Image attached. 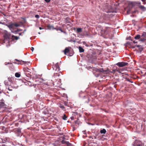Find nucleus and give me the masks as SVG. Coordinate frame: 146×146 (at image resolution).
Listing matches in <instances>:
<instances>
[{"label": "nucleus", "instance_id": "nucleus-1", "mask_svg": "<svg viewBox=\"0 0 146 146\" xmlns=\"http://www.w3.org/2000/svg\"><path fill=\"white\" fill-rule=\"evenodd\" d=\"M11 34L7 32L4 35L5 42L7 41V43H9L11 39Z\"/></svg>", "mask_w": 146, "mask_h": 146}, {"label": "nucleus", "instance_id": "nucleus-2", "mask_svg": "<svg viewBox=\"0 0 146 146\" xmlns=\"http://www.w3.org/2000/svg\"><path fill=\"white\" fill-rule=\"evenodd\" d=\"M9 81L7 80H6L4 82V83L5 85L7 86H10L13 88H17L18 87V86L16 85H15L14 84L10 83L8 82Z\"/></svg>", "mask_w": 146, "mask_h": 146}, {"label": "nucleus", "instance_id": "nucleus-3", "mask_svg": "<svg viewBox=\"0 0 146 146\" xmlns=\"http://www.w3.org/2000/svg\"><path fill=\"white\" fill-rule=\"evenodd\" d=\"M132 145L133 146H143L142 143L138 140H135Z\"/></svg>", "mask_w": 146, "mask_h": 146}, {"label": "nucleus", "instance_id": "nucleus-4", "mask_svg": "<svg viewBox=\"0 0 146 146\" xmlns=\"http://www.w3.org/2000/svg\"><path fill=\"white\" fill-rule=\"evenodd\" d=\"M5 104L3 102H0V113L2 112L5 110Z\"/></svg>", "mask_w": 146, "mask_h": 146}, {"label": "nucleus", "instance_id": "nucleus-5", "mask_svg": "<svg viewBox=\"0 0 146 146\" xmlns=\"http://www.w3.org/2000/svg\"><path fill=\"white\" fill-rule=\"evenodd\" d=\"M115 64L119 67H123L128 64V63L124 62H119L116 64Z\"/></svg>", "mask_w": 146, "mask_h": 146}, {"label": "nucleus", "instance_id": "nucleus-6", "mask_svg": "<svg viewBox=\"0 0 146 146\" xmlns=\"http://www.w3.org/2000/svg\"><path fill=\"white\" fill-rule=\"evenodd\" d=\"M40 82L42 84H44L46 85H48V83L46 82H45L44 80H43L42 78H40L39 79Z\"/></svg>", "mask_w": 146, "mask_h": 146}, {"label": "nucleus", "instance_id": "nucleus-7", "mask_svg": "<svg viewBox=\"0 0 146 146\" xmlns=\"http://www.w3.org/2000/svg\"><path fill=\"white\" fill-rule=\"evenodd\" d=\"M137 3L135 2H130L129 3V5H131L132 7L135 6L136 4H137Z\"/></svg>", "mask_w": 146, "mask_h": 146}, {"label": "nucleus", "instance_id": "nucleus-8", "mask_svg": "<svg viewBox=\"0 0 146 146\" xmlns=\"http://www.w3.org/2000/svg\"><path fill=\"white\" fill-rule=\"evenodd\" d=\"M22 128H20V127H19L18 128H17L15 129V132H17L19 134H20L21 133V129Z\"/></svg>", "mask_w": 146, "mask_h": 146}, {"label": "nucleus", "instance_id": "nucleus-9", "mask_svg": "<svg viewBox=\"0 0 146 146\" xmlns=\"http://www.w3.org/2000/svg\"><path fill=\"white\" fill-rule=\"evenodd\" d=\"M139 7L143 11H146V7H145L144 6L140 5L139 6Z\"/></svg>", "mask_w": 146, "mask_h": 146}, {"label": "nucleus", "instance_id": "nucleus-10", "mask_svg": "<svg viewBox=\"0 0 146 146\" xmlns=\"http://www.w3.org/2000/svg\"><path fill=\"white\" fill-rule=\"evenodd\" d=\"M19 38V36H15L13 35H12L11 36V39L12 40H17Z\"/></svg>", "mask_w": 146, "mask_h": 146}, {"label": "nucleus", "instance_id": "nucleus-11", "mask_svg": "<svg viewBox=\"0 0 146 146\" xmlns=\"http://www.w3.org/2000/svg\"><path fill=\"white\" fill-rule=\"evenodd\" d=\"M23 70L25 72H29L28 74H30V73H31L30 72V70L27 67H25L23 68Z\"/></svg>", "mask_w": 146, "mask_h": 146}, {"label": "nucleus", "instance_id": "nucleus-12", "mask_svg": "<svg viewBox=\"0 0 146 146\" xmlns=\"http://www.w3.org/2000/svg\"><path fill=\"white\" fill-rule=\"evenodd\" d=\"M55 67L56 68V69L55 70H57V71H59V70H60V67L58 64V63H57L55 64Z\"/></svg>", "mask_w": 146, "mask_h": 146}, {"label": "nucleus", "instance_id": "nucleus-13", "mask_svg": "<svg viewBox=\"0 0 146 146\" xmlns=\"http://www.w3.org/2000/svg\"><path fill=\"white\" fill-rule=\"evenodd\" d=\"M47 27L48 28V29L49 30H54V28L53 26L51 25H48Z\"/></svg>", "mask_w": 146, "mask_h": 146}, {"label": "nucleus", "instance_id": "nucleus-14", "mask_svg": "<svg viewBox=\"0 0 146 146\" xmlns=\"http://www.w3.org/2000/svg\"><path fill=\"white\" fill-rule=\"evenodd\" d=\"M75 123L76 124H78V125H81V122L79 119H77L75 121Z\"/></svg>", "mask_w": 146, "mask_h": 146}, {"label": "nucleus", "instance_id": "nucleus-15", "mask_svg": "<svg viewBox=\"0 0 146 146\" xmlns=\"http://www.w3.org/2000/svg\"><path fill=\"white\" fill-rule=\"evenodd\" d=\"M141 37V35H140L138 34L134 38L136 40H139L140 39Z\"/></svg>", "mask_w": 146, "mask_h": 146}, {"label": "nucleus", "instance_id": "nucleus-16", "mask_svg": "<svg viewBox=\"0 0 146 146\" xmlns=\"http://www.w3.org/2000/svg\"><path fill=\"white\" fill-rule=\"evenodd\" d=\"M13 23H11L10 24V25H9V29L11 31V32L12 31H13Z\"/></svg>", "mask_w": 146, "mask_h": 146}, {"label": "nucleus", "instance_id": "nucleus-17", "mask_svg": "<svg viewBox=\"0 0 146 146\" xmlns=\"http://www.w3.org/2000/svg\"><path fill=\"white\" fill-rule=\"evenodd\" d=\"M79 49L80 53L83 52L84 51V49L81 46L79 47Z\"/></svg>", "mask_w": 146, "mask_h": 146}, {"label": "nucleus", "instance_id": "nucleus-18", "mask_svg": "<svg viewBox=\"0 0 146 146\" xmlns=\"http://www.w3.org/2000/svg\"><path fill=\"white\" fill-rule=\"evenodd\" d=\"M69 51V48H66L64 50V54H66V53L68 52Z\"/></svg>", "mask_w": 146, "mask_h": 146}, {"label": "nucleus", "instance_id": "nucleus-19", "mask_svg": "<svg viewBox=\"0 0 146 146\" xmlns=\"http://www.w3.org/2000/svg\"><path fill=\"white\" fill-rule=\"evenodd\" d=\"M8 81H9L8 82L10 83H13L14 84V82H13L12 79L10 77H9L7 78Z\"/></svg>", "mask_w": 146, "mask_h": 146}, {"label": "nucleus", "instance_id": "nucleus-20", "mask_svg": "<svg viewBox=\"0 0 146 146\" xmlns=\"http://www.w3.org/2000/svg\"><path fill=\"white\" fill-rule=\"evenodd\" d=\"M106 130L104 129H103L100 131V133L101 134H105L106 133Z\"/></svg>", "mask_w": 146, "mask_h": 146}, {"label": "nucleus", "instance_id": "nucleus-21", "mask_svg": "<svg viewBox=\"0 0 146 146\" xmlns=\"http://www.w3.org/2000/svg\"><path fill=\"white\" fill-rule=\"evenodd\" d=\"M146 35V33L145 32H143L141 36V38H146L145 37Z\"/></svg>", "mask_w": 146, "mask_h": 146}, {"label": "nucleus", "instance_id": "nucleus-22", "mask_svg": "<svg viewBox=\"0 0 146 146\" xmlns=\"http://www.w3.org/2000/svg\"><path fill=\"white\" fill-rule=\"evenodd\" d=\"M15 76L17 78H19L20 76L21 75L19 73L17 72L15 74Z\"/></svg>", "mask_w": 146, "mask_h": 146}, {"label": "nucleus", "instance_id": "nucleus-23", "mask_svg": "<svg viewBox=\"0 0 146 146\" xmlns=\"http://www.w3.org/2000/svg\"><path fill=\"white\" fill-rule=\"evenodd\" d=\"M146 40V38H141L140 39H139V41L141 42H144Z\"/></svg>", "mask_w": 146, "mask_h": 146}, {"label": "nucleus", "instance_id": "nucleus-24", "mask_svg": "<svg viewBox=\"0 0 146 146\" xmlns=\"http://www.w3.org/2000/svg\"><path fill=\"white\" fill-rule=\"evenodd\" d=\"M77 31L78 32H80L82 31V29L81 28H77Z\"/></svg>", "mask_w": 146, "mask_h": 146}, {"label": "nucleus", "instance_id": "nucleus-25", "mask_svg": "<svg viewBox=\"0 0 146 146\" xmlns=\"http://www.w3.org/2000/svg\"><path fill=\"white\" fill-rule=\"evenodd\" d=\"M68 141H65L64 140H62V144H65L66 145L68 143Z\"/></svg>", "mask_w": 146, "mask_h": 146}, {"label": "nucleus", "instance_id": "nucleus-26", "mask_svg": "<svg viewBox=\"0 0 146 146\" xmlns=\"http://www.w3.org/2000/svg\"><path fill=\"white\" fill-rule=\"evenodd\" d=\"M67 117L66 116V115L65 114H64L63 115V116L62 117V119H63L64 120H66V119Z\"/></svg>", "mask_w": 146, "mask_h": 146}, {"label": "nucleus", "instance_id": "nucleus-27", "mask_svg": "<svg viewBox=\"0 0 146 146\" xmlns=\"http://www.w3.org/2000/svg\"><path fill=\"white\" fill-rule=\"evenodd\" d=\"M126 39L127 40H129L131 41H133V40L131 38V37L129 36V37L126 38Z\"/></svg>", "mask_w": 146, "mask_h": 146}, {"label": "nucleus", "instance_id": "nucleus-28", "mask_svg": "<svg viewBox=\"0 0 146 146\" xmlns=\"http://www.w3.org/2000/svg\"><path fill=\"white\" fill-rule=\"evenodd\" d=\"M13 26H14L16 27H20V25L18 24H14L13 23Z\"/></svg>", "mask_w": 146, "mask_h": 146}, {"label": "nucleus", "instance_id": "nucleus-29", "mask_svg": "<svg viewBox=\"0 0 146 146\" xmlns=\"http://www.w3.org/2000/svg\"><path fill=\"white\" fill-rule=\"evenodd\" d=\"M125 79L127 81L131 83H133V81H132L129 79L128 78H126Z\"/></svg>", "mask_w": 146, "mask_h": 146}, {"label": "nucleus", "instance_id": "nucleus-30", "mask_svg": "<svg viewBox=\"0 0 146 146\" xmlns=\"http://www.w3.org/2000/svg\"><path fill=\"white\" fill-rule=\"evenodd\" d=\"M143 48L142 47H140L139 48V51H140V52H141V51L143 50Z\"/></svg>", "mask_w": 146, "mask_h": 146}, {"label": "nucleus", "instance_id": "nucleus-31", "mask_svg": "<svg viewBox=\"0 0 146 146\" xmlns=\"http://www.w3.org/2000/svg\"><path fill=\"white\" fill-rule=\"evenodd\" d=\"M67 146H73V145L70 143L69 142L66 144Z\"/></svg>", "mask_w": 146, "mask_h": 146}, {"label": "nucleus", "instance_id": "nucleus-32", "mask_svg": "<svg viewBox=\"0 0 146 146\" xmlns=\"http://www.w3.org/2000/svg\"><path fill=\"white\" fill-rule=\"evenodd\" d=\"M18 31H17V30H16V31H11V32L13 33H14V34H17L18 33Z\"/></svg>", "mask_w": 146, "mask_h": 146}, {"label": "nucleus", "instance_id": "nucleus-33", "mask_svg": "<svg viewBox=\"0 0 146 146\" xmlns=\"http://www.w3.org/2000/svg\"><path fill=\"white\" fill-rule=\"evenodd\" d=\"M3 95H5L4 93L2 91H0V96Z\"/></svg>", "mask_w": 146, "mask_h": 146}, {"label": "nucleus", "instance_id": "nucleus-34", "mask_svg": "<svg viewBox=\"0 0 146 146\" xmlns=\"http://www.w3.org/2000/svg\"><path fill=\"white\" fill-rule=\"evenodd\" d=\"M21 61L23 62H25V63H27V64L28 65H29V64L30 63V62H25V61H23V60H21Z\"/></svg>", "mask_w": 146, "mask_h": 146}, {"label": "nucleus", "instance_id": "nucleus-35", "mask_svg": "<svg viewBox=\"0 0 146 146\" xmlns=\"http://www.w3.org/2000/svg\"><path fill=\"white\" fill-rule=\"evenodd\" d=\"M35 17H36V18L37 19H38L40 17V16H39V15L38 14L36 15Z\"/></svg>", "mask_w": 146, "mask_h": 146}, {"label": "nucleus", "instance_id": "nucleus-36", "mask_svg": "<svg viewBox=\"0 0 146 146\" xmlns=\"http://www.w3.org/2000/svg\"><path fill=\"white\" fill-rule=\"evenodd\" d=\"M100 71L101 72H103L105 71L104 70L103 68H101L100 69Z\"/></svg>", "mask_w": 146, "mask_h": 146}, {"label": "nucleus", "instance_id": "nucleus-37", "mask_svg": "<svg viewBox=\"0 0 146 146\" xmlns=\"http://www.w3.org/2000/svg\"><path fill=\"white\" fill-rule=\"evenodd\" d=\"M115 72V68H114L112 70V71H111V73H114Z\"/></svg>", "mask_w": 146, "mask_h": 146}, {"label": "nucleus", "instance_id": "nucleus-38", "mask_svg": "<svg viewBox=\"0 0 146 146\" xmlns=\"http://www.w3.org/2000/svg\"><path fill=\"white\" fill-rule=\"evenodd\" d=\"M60 108H62V109H64V106L63 105L60 106Z\"/></svg>", "mask_w": 146, "mask_h": 146}, {"label": "nucleus", "instance_id": "nucleus-39", "mask_svg": "<svg viewBox=\"0 0 146 146\" xmlns=\"http://www.w3.org/2000/svg\"><path fill=\"white\" fill-rule=\"evenodd\" d=\"M44 1L47 3H49L50 1V0H44Z\"/></svg>", "mask_w": 146, "mask_h": 146}, {"label": "nucleus", "instance_id": "nucleus-40", "mask_svg": "<svg viewBox=\"0 0 146 146\" xmlns=\"http://www.w3.org/2000/svg\"><path fill=\"white\" fill-rule=\"evenodd\" d=\"M88 124L89 125H95L94 123H88Z\"/></svg>", "mask_w": 146, "mask_h": 146}, {"label": "nucleus", "instance_id": "nucleus-41", "mask_svg": "<svg viewBox=\"0 0 146 146\" xmlns=\"http://www.w3.org/2000/svg\"><path fill=\"white\" fill-rule=\"evenodd\" d=\"M0 24H1L3 25H6V24L4 22H2L0 21Z\"/></svg>", "mask_w": 146, "mask_h": 146}, {"label": "nucleus", "instance_id": "nucleus-42", "mask_svg": "<svg viewBox=\"0 0 146 146\" xmlns=\"http://www.w3.org/2000/svg\"><path fill=\"white\" fill-rule=\"evenodd\" d=\"M17 31H18V32L22 31L23 30L22 29H17Z\"/></svg>", "mask_w": 146, "mask_h": 146}, {"label": "nucleus", "instance_id": "nucleus-43", "mask_svg": "<svg viewBox=\"0 0 146 146\" xmlns=\"http://www.w3.org/2000/svg\"><path fill=\"white\" fill-rule=\"evenodd\" d=\"M136 47L139 48L141 46L139 45H135Z\"/></svg>", "mask_w": 146, "mask_h": 146}, {"label": "nucleus", "instance_id": "nucleus-44", "mask_svg": "<svg viewBox=\"0 0 146 146\" xmlns=\"http://www.w3.org/2000/svg\"><path fill=\"white\" fill-rule=\"evenodd\" d=\"M59 28H54V29H55L57 31H59Z\"/></svg>", "mask_w": 146, "mask_h": 146}, {"label": "nucleus", "instance_id": "nucleus-45", "mask_svg": "<svg viewBox=\"0 0 146 146\" xmlns=\"http://www.w3.org/2000/svg\"><path fill=\"white\" fill-rule=\"evenodd\" d=\"M11 64V63H10L9 62H7H7H5V65H7V64Z\"/></svg>", "mask_w": 146, "mask_h": 146}, {"label": "nucleus", "instance_id": "nucleus-46", "mask_svg": "<svg viewBox=\"0 0 146 146\" xmlns=\"http://www.w3.org/2000/svg\"><path fill=\"white\" fill-rule=\"evenodd\" d=\"M129 44V45H130L131 44H130V42H127L126 43V44Z\"/></svg>", "mask_w": 146, "mask_h": 146}, {"label": "nucleus", "instance_id": "nucleus-47", "mask_svg": "<svg viewBox=\"0 0 146 146\" xmlns=\"http://www.w3.org/2000/svg\"><path fill=\"white\" fill-rule=\"evenodd\" d=\"M10 24H6V25H6V26H7L9 28V27H9V25H10Z\"/></svg>", "mask_w": 146, "mask_h": 146}, {"label": "nucleus", "instance_id": "nucleus-48", "mask_svg": "<svg viewBox=\"0 0 146 146\" xmlns=\"http://www.w3.org/2000/svg\"><path fill=\"white\" fill-rule=\"evenodd\" d=\"M21 18L22 19L24 20V23H25L26 21V19L25 18Z\"/></svg>", "mask_w": 146, "mask_h": 146}, {"label": "nucleus", "instance_id": "nucleus-49", "mask_svg": "<svg viewBox=\"0 0 146 146\" xmlns=\"http://www.w3.org/2000/svg\"><path fill=\"white\" fill-rule=\"evenodd\" d=\"M59 31H60L62 33L63 32V31L61 28H59Z\"/></svg>", "mask_w": 146, "mask_h": 146}, {"label": "nucleus", "instance_id": "nucleus-50", "mask_svg": "<svg viewBox=\"0 0 146 146\" xmlns=\"http://www.w3.org/2000/svg\"><path fill=\"white\" fill-rule=\"evenodd\" d=\"M26 31V29H24L23 31L22 32V34H24L25 32Z\"/></svg>", "mask_w": 146, "mask_h": 146}, {"label": "nucleus", "instance_id": "nucleus-51", "mask_svg": "<svg viewBox=\"0 0 146 146\" xmlns=\"http://www.w3.org/2000/svg\"><path fill=\"white\" fill-rule=\"evenodd\" d=\"M34 48L33 47H32L31 48V50L32 52H33V50H34Z\"/></svg>", "mask_w": 146, "mask_h": 146}, {"label": "nucleus", "instance_id": "nucleus-52", "mask_svg": "<svg viewBox=\"0 0 146 146\" xmlns=\"http://www.w3.org/2000/svg\"><path fill=\"white\" fill-rule=\"evenodd\" d=\"M73 53H70V54H69L68 55L69 56H72L73 55Z\"/></svg>", "mask_w": 146, "mask_h": 146}, {"label": "nucleus", "instance_id": "nucleus-53", "mask_svg": "<svg viewBox=\"0 0 146 146\" xmlns=\"http://www.w3.org/2000/svg\"><path fill=\"white\" fill-rule=\"evenodd\" d=\"M83 133L85 134H86V131H83Z\"/></svg>", "mask_w": 146, "mask_h": 146}, {"label": "nucleus", "instance_id": "nucleus-54", "mask_svg": "<svg viewBox=\"0 0 146 146\" xmlns=\"http://www.w3.org/2000/svg\"><path fill=\"white\" fill-rule=\"evenodd\" d=\"M39 29H40V30H42V29H44V28H42L41 27H39Z\"/></svg>", "mask_w": 146, "mask_h": 146}, {"label": "nucleus", "instance_id": "nucleus-55", "mask_svg": "<svg viewBox=\"0 0 146 146\" xmlns=\"http://www.w3.org/2000/svg\"><path fill=\"white\" fill-rule=\"evenodd\" d=\"M62 33H64L66 35L67 34V33L66 31H63V32Z\"/></svg>", "mask_w": 146, "mask_h": 146}, {"label": "nucleus", "instance_id": "nucleus-56", "mask_svg": "<svg viewBox=\"0 0 146 146\" xmlns=\"http://www.w3.org/2000/svg\"><path fill=\"white\" fill-rule=\"evenodd\" d=\"M115 69V71H117V72L119 70L117 68H116Z\"/></svg>", "mask_w": 146, "mask_h": 146}, {"label": "nucleus", "instance_id": "nucleus-57", "mask_svg": "<svg viewBox=\"0 0 146 146\" xmlns=\"http://www.w3.org/2000/svg\"><path fill=\"white\" fill-rule=\"evenodd\" d=\"M129 11H130V10H129L128 11H127V14H129Z\"/></svg>", "mask_w": 146, "mask_h": 146}, {"label": "nucleus", "instance_id": "nucleus-58", "mask_svg": "<svg viewBox=\"0 0 146 146\" xmlns=\"http://www.w3.org/2000/svg\"><path fill=\"white\" fill-rule=\"evenodd\" d=\"M85 46L86 47H89L90 46L89 45H88V44H86L85 45Z\"/></svg>", "mask_w": 146, "mask_h": 146}, {"label": "nucleus", "instance_id": "nucleus-59", "mask_svg": "<svg viewBox=\"0 0 146 146\" xmlns=\"http://www.w3.org/2000/svg\"><path fill=\"white\" fill-rule=\"evenodd\" d=\"M133 42L134 44H135L137 43V42H136L135 40H134L133 41Z\"/></svg>", "mask_w": 146, "mask_h": 146}, {"label": "nucleus", "instance_id": "nucleus-60", "mask_svg": "<svg viewBox=\"0 0 146 146\" xmlns=\"http://www.w3.org/2000/svg\"><path fill=\"white\" fill-rule=\"evenodd\" d=\"M22 34V33H18V34H19V35H21Z\"/></svg>", "mask_w": 146, "mask_h": 146}, {"label": "nucleus", "instance_id": "nucleus-61", "mask_svg": "<svg viewBox=\"0 0 146 146\" xmlns=\"http://www.w3.org/2000/svg\"><path fill=\"white\" fill-rule=\"evenodd\" d=\"M8 89H9V90L10 91H11L12 90V89H10V88H9V87L8 88Z\"/></svg>", "mask_w": 146, "mask_h": 146}, {"label": "nucleus", "instance_id": "nucleus-62", "mask_svg": "<svg viewBox=\"0 0 146 146\" xmlns=\"http://www.w3.org/2000/svg\"><path fill=\"white\" fill-rule=\"evenodd\" d=\"M18 123H15V125H16V126H18Z\"/></svg>", "mask_w": 146, "mask_h": 146}, {"label": "nucleus", "instance_id": "nucleus-63", "mask_svg": "<svg viewBox=\"0 0 146 146\" xmlns=\"http://www.w3.org/2000/svg\"><path fill=\"white\" fill-rule=\"evenodd\" d=\"M135 47H136L135 46H132V48L134 49L135 48Z\"/></svg>", "mask_w": 146, "mask_h": 146}, {"label": "nucleus", "instance_id": "nucleus-64", "mask_svg": "<svg viewBox=\"0 0 146 146\" xmlns=\"http://www.w3.org/2000/svg\"><path fill=\"white\" fill-rule=\"evenodd\" d=\"M143 4L145 5L146 4V2L144 1V2H143Z\"/></svg>", "mask_w": 146, "mask_h": 146}]
</instances>
